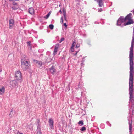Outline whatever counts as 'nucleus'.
I'll return each instance as SVG.
<instances>
[{"label":"nucleus","mask_w":134,"mask_h":134,"mask_svg":"<svg viewBox=\"0 0 134 134\" xmlns=\"http://www.w3.org/2000/svg\"><path fill=\"white\" fill-rule=\"evenodd\" d=\"M132 14L130 13L128 14L125 17H124V19L126 21L127 20H128V21L124 23L123 25L126 26L133 24L134 23L133 20L132 19Z\"/></svg>","instance_id":"f257e3e1"},{"label":"nucleus","mask_w":134,"mask_h":134,"mask_svg":"<svg viewBox=\"0 0 134 134\" xmlns=\"http://www.w3.org/2000/svg\"><path fill=\"white\" fill-rule=\"evenodd\" d=\"M126 21L124 19V17L122 16H120L117 20L116 25L118 26H120L121 27H123L124 26L123 25V24L122 25V24Z\"/></svg>","instance_id":"f03ea898"},{"label":"nucleus","mask_w":134,"mask_h":134,"mask_svg":"<svg viewBox=\"0 0 134 134\" xmlns=\"http://www.w3.org/2000/svg\"><path fill=\"white\" fill-rule=\"evenodd\" d=\"M21 67L24 70H26L28 69L30 66V65L29 64L30 62L27 61L24 62L21 61Z\"/></svg>","instance_id":"7ed1b4c3"},{"label":"nucleus","mask_w":134,"mask_h":134,"mask_svg":"<svg viewBox=\"0 0 134 134\" xmlns=\"http://www.w3.org/2000/svg\"><path fill=\"white\" fill-rule=\"evenodd\" d=\"M15 77L18 82L21 83L22 81V75L20 71H18L15 72Z\"/></svg>","instance_id":"20e7f679"},{"label":"nucleus","mask_w":134,"mask_h":134,"mask_svg":"<svg viewBox=\"0 0 134 134\" xmlns=\"http://www.w3.org/2000/svg\"><path fill=\"white\" fill-rule=\"evenodd\" d=\"M18 82L15 79L11 81L10 83L12 87L16 88L18 87Z\"/></svg>","instance_id":"39448f33"},{"label":"nucleus","mask_w":134,"mask_h":134,"mask_svg":"<svg viewBox=\"0 0 134 134\" xmlns=\"http://www.w3.org/2000/svg\"><path fill=\"white\" fill-rule=\"evenodd\" d=\"M59 43H57L56 44L53 54V56H54L57 54V52L59 48Z\"/></svg>","instance_id":"423d86ee"},{"label":"nucleus","mask_w":134,"mask_h":134,"mask_svg":"<svg viewBox=\"0 0 134 134\" xmlns=\"http://www.w3.org/2000/svg\"><path fill=\"white\" fill-rule=\"evenodd\" d=\"M48 123L49 124V126L51 129H54L53 123L54 121L51 118H49L48 120Z\"/></svg>","instance_id":"0eeeda50"},{"label":"nucleus","mask_w":134,"mask_h":134,"mask_svg":"<svg viewBox=\"0 0 134 134\" xmlns=\"http://www.w3.org/2000/svg\"><path fill=\"white\" fill-rule=\"evenodd\" d=\"M98 3V5L99 7L104 6V2L103 0H94Z\"/></svg>","instance_id":"6e6552de"},{"label":"nucleus","mask_w":134,"mask_h":134,"mask_svg":"<svg viewBox=\"0 0 134 134\" xmlns=\"http://www.w3.org/2000/svg\"><path fill=\"white\" fill-rule=\"evenodd\" d=\"M9 27L10 29L13 28L14 23V20L13 19H11L9 20Z\"/></svg>","instance_id":"1a4fd4ad"},{"label":"nucleus","mask_w":134,"mask_h":134,"mask_svg":"<svg viewBox=\"0 0 134 134\" xmlns=\"http://www.w3.org/2000/svg\"><path fill=\"white\" fill-rule=\"evenodd\" d=\"M63 15L64 17V19L66 21H67L66 10L64 7L63 8Z\"/></svg>","instance_id":"9d476101"},{"label":"nucleus","mask_w":134,"mask_h":134,"mask_svg":"<svg viewBox=\"0 0 134 134\" xmlns=\"http://www.w3.org/2000/svg\"><path fill=\"white\" fill-rule=\"evenodd\" d=\"M28 12L31 15H33L34 14V10L32 7L30 8L29 9Z\"/></svg>","instance_id":"9b49d317"},{"label":"nucleus","mask_w":134,"mask_h":134,"mask_svg":"<svg viewBox=\"0 0 134 134\" xmlns=\"http://www.w3.org/2000/svg\"><path fill=\"white\" fill-rule=\"evenodd\" d=\"M51 72L53 74H54L55 72H56V69L55 68H54L53 66L51 67V68L49 69Z\"/></svg>","instance_id":"f8f14e48"},{"label":"nucleus","mask_w":134,"mask_h":134,"mask_svg":"<svg viewBox=\"0 0 134 134\" xmlns=\"http://www.w3.org/2000/svg\"><path fill=\"white\" fill-rule=\"evenodd\" d=\"M132 121L130 122V121H129V132L130 134H132Z\"/></svg>","instance_id":"ddd939ff"},{"label":"nucleus","mask_w":134,"mask_h":134,"mask_svg":"<svg viewBox=\"0 0 134 134\" xmlns=\"http://www.w3.org/2000/svg\"><path fill=\"white\" fill-rule=\"evenodd\" d=\"M4 90L5 88L4 87L0 88V94H3L4 92Z\"/></svg>","instance_id":"4468645a"},{"label":"nucleus","mask_w":134,"mask_h":134,"mask_svg":"<svg viewBox=\"0 0 134 134\" xmlns=\"http://www.w3.org/2000/svg\"><path fill=\"white\" fill-rule=\"evenodd\" d=\"M83 85V83L82 81H80L78 84V87L79 88H82Z\"/></svg>","instance_id":"2eb2a0df"},{"label":"nucleus","mask_w":134,"mask_h":134,"mask_svg":"<svg viewBox=\"0 0 134 134\" xmlns=\"http://www.w3.org/2000/svg\"><path fill=\"white\" fill-rule=\"evenodd\" d=\"M78 124L80 126H82L84 125L83 121V120L80 121L79 122Z\"/></svg>","instance_id":"dca6fc26"},{"label":"nucleus","mask_w":134,"mask_h":134,"mask_svg":"<svg viewBox=\"0 0 134 134\" xmlns=\"http://www.w3.org/2000/svg\"><path fill=\"white\" fill-rule=\"evenodd\" d=\"M26 56L25 55H24L22 57V59H21V61H25L26 60H25L26 59Z\"/></svg>","instance_id":"f3484780"},{"label":"nucleus","mask_w":134,"mask_h":134,"mask_svg":"<svg viewBox=\"0 0 134 134\" xmlns=\"http://www.w3.org/2000/svg\"><path fill=\"white\" fill-rule=\"evenodd\" d=\"M51 12V11L49 12L47 15H46L44 17V18L46 19H48L50 16Z\"/></svg>","instance_id":"a211bd4d"},{"label":"nucleus","mask_w":134,"mask_h":134,"mask_svg":"<svg viewBox=\"0 0 134 134\" xmlns=\"http://www.w3.org/2000/svg\"><path fill=\"white\" fill-rule=\"evenodd\" d=\"M49 27L52 30L54 28V26L53 24H51L49 25Z\"/></svg>","instance_id":"6ab92c4d"},{"label":"nucleus","mask_w":134,"mask_h":134,"mask_svg":"<svg viewBox=\"0 0 134 134\" xmlns=\"http://www.w3.org/2000/svg\"><path fill=\"white\" fill-rule=\"evenodd\" d=\"M85 57H84L82 58V60L81 61L82 63H81V65L82 66H83V65H84V64L83 63L85 60H84V58Z\"/></svg>","instance_id":"aec40b11"},{"label":"nucleus","mask_w":134,"mask_h":134,"mask_svg":"<svg viewBox=\"0 0 134 134\" xmlns=\"http://www.w3.org/2000/svg\"><path fill=\"white\" fill-rule=\"evenodd\" d=\"M86 130V128L84 126L82 127L80 129V130L82 131H85Z\"/></svg>","instance_id":"412c9836"},{"label":"nucleus","mask_w":134,"mask_h":134,"mask_svg":"<svg viewBox=\"0 0 134 134\" xmlns=\"http://www.w3.org/2000/svg\"><path fill=\"white\" fill-rule=\"evenodd\" d=\"M40 66V67L42 65V63L41 61H38L37 63Z\"/></svg>","instance_id":"4be33fe9"},{"label":"nucleus","mask_w":134,"mask_h":134,"mask_svg":"<svg viewBox=\"0 0 134 134\" xmlns=\"http://www.w3.org/2000/svg\"><path fill=\"white\" fill-rule=\"evenodd\" d=\"M75 44H76L75 42V41L73 42L71 46V49H72V48H73V47L75 46Z\"/></svg>","instance_id":"5701e85b"},{"label":"nucleus","mask_w":134,"mask_h":134,"mask_svg":"<svg viewBox=\"0 0 134 134\" xmlns=\"http://www.w3.org/2000/svg\"><path fill=\"white\" fill-rule=\"evenodd\" d=\"M12 8L13 10H16L18 9V8L16 7L15 6L12 7Z\"/></svg>","instance_id":"b1692460"},{"label":"nucleus","mask_w":134,"mask_h":134,"mask_svg":"<svg viewBox=\"0 0 134 134\" xmlns=\"http://www.w3.org/2000/svg\"><path fill=\"white\" fill-rule=\"evenodd\" d=\"M27 45L30 46H31V42L30 41H28L27 42Z\"/></svg>","instance_id":"393cba45"},{"label":"nucleus","mask_w":134,"mask_h":134,"mask_svg":"<svg viewBox=\"0 0 134 134\" xmlns=\"http://www.w3.org/2000/svg\"><path fill=\"white\" fill-rule=\"evenodd\" d=\"M37 125V129L39 131L40 130L41 125Z\"/></svg>","instance_id":"a878e982"},{"label":"nucleus","mask_w":134,"mask_h":134,"mask_svg":"<svg viewBox=\"0 0 134 134\" xmlns=\"http://www.w3.org/2000/svg\"><path fill=\"white\" fill-rule=\"evenodd\" d=\"M37 125H41V123L39 119H37Z\"/></svg>","instance_id":"bb28decb"},{"label":"nucleus","mask_w":134,"mask_h":134,"mask_svg":"<svg viewBox=\"0 0 134 134\" xmlns=\"http://www.w3.org/2000/svg\"><path fill=\"white\" fill-rule=\"evenodd\" d=\"M64 38L63 37H62L60 40L59 41V42L60 43L62 41H63L64 40Z\"/></svg>","instance_id":"cd10ccee"},{"label":"nucleus","mask_w":134,"mask_h":134,"mask_svg":"<svg viewBox=\"0 0 134 134\" xmlns=\"http://www.w3.org/2000/svg\"><path fill=\"white\" fill-rule=\"evenodd\" d=\"M63 17H62L60 19V22L62 24L63 23Z\"/></svg>","instance_id":"c85d7f7f"},{"label":"nucleus","mask_w":134,"mask_h":134,"mask_svg":"<svg viewBox=\"0 0 134 134\" xmlns=\"http://www.w3.org/2000/svg\"><path fill=\"white\" fill-rule=\"evenodd\" d=\"M12 3L13 5H16L17 4V3L15 1H13Z\"/></svg>","instance_id":"c756f323"},{"label":"nucleus","mask_w":134,"mask_h":134,"mask_svg":"<svg viewBox=\"0 0 134 134\" xmlns=\"http://www.w3.org/2000/svg\"><path fill=\"white\" fill-rule=\"evenodd\" d=\"M70 90V88L69 87V86H68L67 87H66V90H67L68 91H69Z\"/></svg>","instance_id":"7c9ffc66"},{"label":"nucleus","mask_w":134,"mask_h":134,"mask_svg":"<svg viewBox=\"0 0 134 134\" xmlns=\"http://www.w3.org/2000/svg\"><path fill=\"white\" fill-rule=\"evenodd\" d=\"M37 134H42V133L41 131L37 132Z\"/></svg>","instance_id":"2f4dec72"},{"label":"nucleus","mask_w":134,"mask_h":134,"mask_svg":"<svg viewBox=\"0 0 134 134\" xmlns=\"http://www.w3.org/2000/svg\"><path fill=\"white\" fill-rule=\"evenodd\" d=\"M64 26H65V27L66 28H67V25L66 23H65L64 24Z\"/></svg>","instance_id":"473e14b6"},{"label":"nucleus","mask_w":134,"mask_h":134,"mask_svg":"<svg viewBox=\"0 0 134 134\" xmlns=\"http://www.w3.org/2000/svg\"><path fill=\"white\" fill-rule=\"evenodd\" d=\"M33 61H34L35 62V63H36V64H37L38 63V61H38V60H35V59H34L33 60Z\"/></svg>","instance_id":"72a5a7b5"},{"label":"nucleus","mask_w":134,"mask_h":134,"mask_svg":"<svg viewBox=\"0 0 134 134\" xmlns=\"http://www.w3.org/2000/svg\"><path fill=\"white\" fill-rule=\"evenodd\" d=\"M33 61H34L35 62V63H36V64H37L38 63V61H38V60H35V59H34L33 60Z\"/></svg>","instance_id":"f704fd0d"},{"label":"nucleus","mask_w":134,"mask_h":134,"mask_svg":"<svg viewBox=\"0 0 134 134\" xmlns=\"http://www.w3.org/2000/svg\"><path fill=\"white\" fill-rule=\"evenodd\" d=\"M102 11V8H100L99 9H98V12H101Z\"/></svg>","instance_id":"c9c22d12"},{"label":"nucleus","mask_w":134,"mask_h":134,"mask_svg":"<svg viewBox=\"0 0 134 134\" xmlns=\"http://www.w3.org/2000/svg\"><path fill=\"white\" fill-rule=\"evenodd\" d=\"M80 47V45L79 44H77L76 46V48H78Z\"/></svg>","instance_id":"e433bc0d"},{"label":"nucleus","mask_w":134,"mask_h":134,"mask_svg":"<svg viewBox=\"0 0 134 134\" xmlns=\"http://www.w3.org/2000/svg\"><path fill=\"white\" fill-rule=\"evenodd\" d=\"M107 124H108V123L109 124V126L111 127V124L109 123V122H107Z\"/></svg>","instance_id":"4c0bfd02"},{"label":"nucleus","mask_w":134,"mask_h":134,"mask_svg":"<svg viewBox=\"0 0 134 134\" xmlns=\"http://www.w3.org/2000/svg\"><path fill=\"white\" fill-rule=\"evenodd\" d=\"M59 13H60L61 14L62 12V11H61V9H60V10H59Z\"/></svg>","instance_id":"58836bf2"},{"label":"nucleus","mask_w":134,"mask_h":134,"mask_svg":"<svg viewBox=\"0 0 134 134\" xmlns=\"http://www.w3.org/2000/svg\"><path fill=\"white\" fill-rule=\"evenodd\" d=\"M78 52V51H76V53L75 54V55H76V54H77V53Z\"/></svg>","instance_id":"ea45409f"},{"label":"nucleus","mask_w":134,"mask_h":134,"mask_svg":"<svg viewBox=\"0 0 134 134\" xmlns=\"http://www.w3.org/2000/svg\"><path fill=\"white\" fill-rule=\"evenodd\" d=\"M13 108H12V109H11V111H10V112L11 113H12L13 112Z\"/></svg>","instance_id":"a19ab883"},{"label":"nucleus","mask_w":134,"mask_h":134,"mask_svg":"<svg viewBox=\"0 0 134 134\" xmlns=\"http://www.w3.org/2000/svg\"><path fill=\"white\" fill-rule=\"evenodd\" d=\"M131 12H133V13L134 14V9L132 10Z\"/></svg>","instance_id":"79ce46f5"},{"label":"nucleus","mask_w":134,"mask_h":134,"mask_svg":"<svg viewBox=\"0 0 134 134\" xmlns=\"http://www.w3.org/2000/svg\"><path fill=\"white\" fill-rule=\"evenodd\" d=\"M30 49L31 50L32 49V46H30Z\"/></svg>","instance_id":"37998d69"},{"label":"nucleus","mask_w":134,"mask_h":134,"mask_svg":"<svg viewBox=\"0 0 134 134\" xmlns=\"http://www.w3.org/2000/svg\"><path fill=\"white\" fill-rule=\"evenodd\" d=\"M11 115V113L10 112V113L9 114V115Z\"/></svg>","instance_id":"c03bdc74"},{"label":"nucleus","mask_w":134,"mask_h":134,"mask_svg":"<svg viewBox=\"0 0 134 134\" xmlns=\"http://www.w3.org/2000/svg\"><path fill=\"white\" fill-rule=\"evenodd\" d=\"M20 134H23V133L21 132L20 133Z\"/></svg>","instance_id":"a18cd8bd"},{"label":"nucleus","mask_w":134,"mask_h":134,"mask_svg":"<svg viewBox=\"0 0 134 134\" xmlns=\"http://www.w3.org/2000/svg\"><path fill=\"white\" fill-rule=\"evenodd\" d=\"M60 5H59V7H60Z\"/></svg>","instance_id":"49530a36"}]
</instances>
